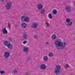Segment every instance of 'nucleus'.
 <instances>
[{"mask_svg":"<svg viewBox=\"0 0 75 75\" xmlns=\"http://www.w3.org/2000/svg\"><path fill=\"white\" fill-rule=\"evenodd\" d=\"M71 20L70 19L68 18L66 20V22L67 23V24L68 26H71L72 25V22L70 21Z\"/></svg>","mask_w":75,"mask_h":75,"instance_id":"39448f33","label":"nucleus"},{"mask_svg":"<svg viewBox=\"0 0 75 75\" xmlns=\"http://www.w3.org/2000/svg\"><path fill=\"white\" fill-rule=\"evenodd\" d=\"M47 26H49V25H48V24H47Z\"/></svg>","mask_w":75,"mask_h":75,"instance_id":"c756f323","label":"nucleus"},{"mask_svg":"<svg viewBox=\"0 0 75 75\" xmlns=\"http://www.w3.org/2000/svg\"><path fill=\"white\" fill-rule=\"evenodd\" d=\"M49 56L50 57H52L53 56V54L52 53H50L49 54Z\"/></svg>","mask_w":75,"mask_h":75,"instance_id":"412c9836","label":"nucleus"},{"mask_svg":"<svg viewBox=\"0 0 75 75\" xmlns=\"http://www.w3.org/2000/svg\"><path fill=\"white\" fill-rule=\"evenodd\" d=\"M10 56V53L8 52H6L5 53L4 57L5 58H8Z\"/></svg>","mask_w":75,"mask_h":75,"instance_id":"0eeeda50","label":"nucleus"},{"mask_svg":"<svg viewBox=\"0 0 75 75\" xmlns=\"http://www.w3.org/2000/svg\"><path fill=\"white\" fill-rule=\"evenodd\" d=\"M1 1L2 2H3V3H4V0H1Z\"/></svg>","mask_w":75,"mask_h":75,"instance_id":"cd10ccee","label":"nucleus"},{"mask_svg":"<svg viewBox=\"0 0 75 75\" xmlns=\"http://www.w3.org/2000/svg\"><path fill=\"white\" fill-rule=\"evenodd\" d=\"M21 21L22 22H30V19L28 17H26L25 16H23L21 17Z\"/></svg>","mask_w":75,"mask_h":75,"instance_id":"7ed1b4c3","label":"nucleus"},{"mask_svg":"<svg viewBox=\"0 0 75 75\" xmlns=\"http://www.w3.org/2000/svg\"><path fill=\"white\" fill-rule=\"evenodd\" d=\"M2 32L3 34H7V31L6 30V28H4L2 30Z\"/></svg>","mask_w":75,"mask_h":75,"instance_id":"6e6552de","label":"nucleus"},{"mask_svg":"<svg viewBox=\"0 0 75 75\" xmlns=\"http://www.w3.org/2000/svg\"><path fill=\"white\" fill-rule=\"evenodd\" d=\"M13 72H14L15 74H17V71H16V70H14Z\"/></svg>","mask_w":75,"mask_h":75,"instance_id":"a878e982","label":"nucleus"},{"mask_svg":"<svg viewBox=\"0 0 75 75\" xmlns=\"http://www.w3.org/2000/svg\"><path fill=\"white\" fill-rule=\"evenodd\" d=\"M34 37L35 38H37V35H34Z\"/></svg>","mask_w":75,"mask_h":75,"instance_id":"bb28decb","label":"nucleus"},{"mask_svg":"<svg viewBox=\"0 0 75 75\" xmlns=\"http://www.w3.org/2000/svg\"><path fill=\"white\" fill-rule=\"evenodd\" d=\"M10 23H9V24H8V26H9V25H10Z\"/></svg>","mask_w":75,"mask_h":75,"instance_id":"c85d7f7f","label":"nucleus"},{"mask_svg":"<svg viewBox=\"0 0 75 75\" xmlns=\"http://www.w3.org/2000/svg\"><path fill=\"white\" fill-rule=\"evenodd\" d=\"M45 12V9L44 8L41 9L40 11V13L41 14H44Z\"/></svg>","mask_w":75,"mask_h":75,"instance_id":"2eb2a0df","label":"nucleus"},{"mask_svg":"<svg viewBox=\"0 0 75 75\" xmlns=\"http://www.w3.org/2000/svg\"><path fill=\"white\" fill-rule=\"evenodd\" d=\"M27 42V41H23V43L24 44H26V43Z\"/></svg>","mask_w":75,"mask_h":75,"instance_id":"b1692460","label":"nucleus"},{"mask_svg":"<svg viewBox=\"0 0 75 75\" xmlns=\"http://www.w3.org/2000/svg\"><path fill=\"white\" fill-rule=\"evenodd\" d=\"M66 8L67 11L69 12V11H71V8L70 6H67L66 7Z\"/></svg>","mask_w":75,"mask_h":75,"instance_id":"9b49d317","label":"nucleus"},{"mask_svg":"<svg viewBox=\"0 0 75 75\" xmlns=\"http://www.w3.org/2000/svg\"><path fill=\"white\" fill-rule=\"evenodd\" d=\"M54 72L57 74H60L61 73V66L60 65H57L54 70Z\"/></svg>","mask_w":75,"mask_h":75,"instance_id":"f03ea898","label":"nucleus"},{"mask_svg":"<svg viewBox=\"0 0 75 75\" xmlns=\"http://www.w3.org/2000/svg\"><path fill=\"white\" fill-rule=\"evenodd\" d=\"M43 59L44 61H47L48 60V57L47 56H45L43 57Z\"/></svg>","mask_w":75,"mask_h":75,"instance_id":"a211bd4d","label":"nucleus"},{"mask_svg":"<svg viewBox=\"0 0 75 75\" xmlns=\"http://www.w3.org/2000/svg\"><path fill=\"white\" fill-rule=\"evenodd\" d=\"M53 13L54 14H57V11L56 10H53Z\"/></svg>","mask_w":75,"mask_h":75,"instance_id":"aec40b11","label":"nucleus"},{"mask_svg":"<svg viewBox=\"0 0 75 75\" xmlns=\"http://www.w3.org/2000/svg\"><path fill=\"white\" fill-rule=\"evenodd\" d=\"M65 68H68L69 67V65L67 64L65 65Z\"/></svg>","mask_w":75,"mask_h":75,"instance_id":"4be33fe9","label":"nucleus"},{"mask_svg":"<svg viewBox=\"0 0 75 75\" xmlns=\"http://www.w3.org/2000/svg\"><path fill=\"white\" fill-rule=\"evenodd\" d=\"M48 17L50 18H52V14L51 13H50L48 15Z\"/></svg>","mask_w":75,"mask_h":75,"instance_id":"6ab92c4d","label":"nucleus"},{"mask_svg":"<svg viewBox=\"0 0 75 75\" xmlns=\"http://www.w3.org/2000/svg\"><path fill=\"white\" fill-rule=\"evenodd\" d=\"M42 4H39L37 5V8L39 10H40L42 8Z\"/></svg>","mask_w":75,"mask_h":75,"instance_id":"1a4fd4ad","label":"nucleus"},{"mask_svg":"<svg viewBox=\"0 0 75 75\" xmlns=\"http://www.w3.org/2000/svg\"><path fill=\"white\" fill-rule=\"evenodd\" d=\"M5 72L4 71H0V73L1 74H4Z\"/></svg>","mask_w":75,"mask_h":75,"instance_id":"5701e85b","label":"nucleus"},{"mask_svg":"<svg viewBox=\"0 0 75 75\" xmlns=\"http://www.w3.org/2000/svg\"><path fill=\"white\" fill-rule=\"evenodd\" d=\"M49 44V43L47 42L45 43V45H48Z\"/></svg>","mask_w":75,"mask_h":75,"instance_id":"393cba45","label":"nucleus"},{"mask_svg":"<svg viewBox=\"0 0 75 75\" xmlns=\"http://www.w3.org/2000/svg\"><path fill=\"white\" fill-rule=\"evenodd\" d=\"M27 24L25 23H23L22 24L21 27L23 28H26L27 27Z\"/></svg>","mask_w":75,"mask_h":75,"instance_id":"4468645a","label":"nucleus"},{"mask_svg":"<svg viewBox=\"0 0 75 75\" xmlns=\"http://www.w3.org/2000/svg\"><path fill=\"white\" fill-rule=\"evenodd\" d=\"M27 38V34H24L23 36V38Z\"/></svg>","mask_w":75,"mask_h":75,"instance_id":"f3484780","label":"nucleus"},{"mask_svg":"<svg viewBox=\"0 0 75 75\" xmlns=\"http://www.w3.org/2000/svg\"><path fill=\"white\" fill-rule=\"evenodd\" d=\"M38 25V24L36 23H34L32 24V28H35L36 27H37V26Z\"/></svg>","mask_w":75,"mask_h":75,"instance_id":"f8f14e48","label":"nucleus"},{"mask_svg":"<svg viewBox=\"0 0 75 75\" xmlns=\"http://www.w3.org/2000/svg\"><path fill=\"white\" fill-rule=\"evenodd\" d=\"M27 62H28V61H27Z\"/></svg>","mask_w":75,"mask_h":75,"instance_id":"7c9ffc66","label":"nucleus"},{"mask_svg":"<svg viewBox=\"0 0 75 75\" xmlns=\"http://www.w3.org/2000/svg\"><path fill=\"white\" fill-rule=\"evenodd\" d=\"M11 5H12V2H10L7 4L5 6V7L7 8V9H9L11 7Z\"/></svg>","mask_w":75,"mask_h":75,"instance_id":"423d86ee","label":"nucleus"},{"mask_svg":"<svg viewBox=\"0 0 75 75\" xmlns=\"http://www.w3.org/2000/svg\"><path fill=\"white\" fill-rule=\"evenodd\" d=\"M41 69H46V66L45 64H41L40 67Z\"/></svg>","mask_w":75,"mask_h":75,"instance_id":"9d476101","label":"nucleus"},{"mask_svg":"<svg viewBox=\"0 0 75 75\" xmlns=\"http://www.w3.org/2000/svg\"><path fill=\"white\" fill-rule=\"evenodd\" d=\"M28 47H25L23 48V51L25 52H27L28 51Z\"/></svg>","mask_w":75,"mask_h":75,"instance_id":"ddd939ff","label":"nucleus"},{"mask_svg":"<svg viewBox=\"0 0 75 75\" xmlns=\"http://www.w3.org/2000/svg\"><path fill=\"white\" fill-rule=\"evenodd\" d=\"M4 44L6 46H7L9 49L13 48V45L11 43H10V42L8 41H5L4 42Z\"/></svg>","mask_w":75,"mask_h":75,"instance_id":"20e7f679","label":"nucleus"},{"mask_svg":"<svg viewBox=\"0 0 75 75\" xmlns=\"http://www.w3.org/2000/svg\"><path fill=\"white\" fill-rule=\"evenodd\" d=\"M52 40H54L56 38V35L54 34L51 37Z\"/></svg>","mask_w":75,"mask_h":75,"instance_id":"dca6fc26","label":"nucleus"},{"mask_svg":"<svg viewBox=\"0 0 75 75\" xmlns=\"http://www.w3.org/2000/svg\"><path fill=\"white\" fill-rule=\"evenodd\" d=\"M54 44L57 50H59L60 47H62V49L65 48V46L67 45V43L65 42L63 43L60 40H57L55 41Z\"/></svg>","mask_w":75,"mask_h":75,"instance_id":"f257e3e1","label":"nucleus"}]
</instances>
